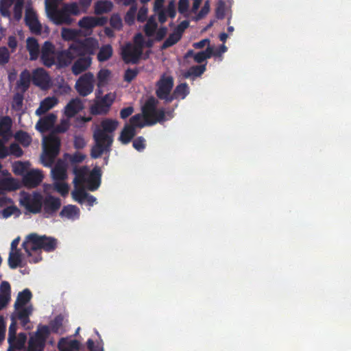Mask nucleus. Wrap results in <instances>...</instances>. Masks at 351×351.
<instances>
[{
  "mask_svg": "<svg viewBox=\"0 0 351 351\" xmlns=\"http://www.w3.org/2000/svg\"><path fill=\"white\" fill-rule=\"evenodd\" d=\"M58 241L53 237L32 233L27 236L22 246L27 256H32V252L39 250H43L47 252H53L56 249Z\"/></svg>",
  "mask_w": 351,
  "mask_h": 351,
  "instance_id": "f257e3e1",
  "label": "nucleus"
},
{
  "mask_svg": "<svg viewBox=\"0 0 351 351\" xmlns=\"http://www.w3.org/2000/svg\"><path fill=\"white\" fill-rule=\"evenodd\" d=\"M158 100L150 96L141 107L143 119L147 125H153L157 123H162L167 120L164 108H157Z\"/></svg>",
  "mask_w": 351,
  "mask_h": 351,
  "instance_id": "f03ea898",
  "label": "nucleus"
},
{
  "mask_svg": "<svg viewBox=\"0 0 351 351\" xmlns=\"http://www.w3.org/2000/svg\"><path fill=\"white\" fill-rule=\"evenodd\" d=\"M61 141L60 137L53 133H50L43 139V152L41 155V162L45 167H50L54 162L55 158L59 154Z\"/></svg>",
  "mask_w": 351,
  "mask_h": 351,
  "instance_id": "7ed1b4c3",
  "label": "nucleus"
},
{
  "mask_svg": "<svg viewBox=\"0 0 351 351\" xmlns=\"http://www.w3.org/2000/svg\"><path fill=\"white\" fill-rule=\"evenodd\" d=\"M93 138L95 144L90 151V156L92 158H98L101 156L103 153L110 152L113 142L112 135L104 134L103 132L100 130H95L93 134Z\"/></svg>",
  "mask_w": 351,
  "mask_h": 351,
  "instance_id": "20e7f679",
  "label": "nucleus"
},
{
  "mask_svg": "<svg viewBox=\"0 0 351 351\" xmlns=\"http://www.w3.org/2000/svg\"><path fill=\"white\" fill-rule=\"evenodd\" d=\"M174 85L172 76L162 75L156 83V95L157 99L163 101L164 104H168L172 102V89Z\"/></svg>",
  "mask_w": 351,
  "mask_h": 351,
  "instance_id": "39448f33",
  "label": "nucleus"
},
{
  "mask_svg": "<svg viewBox=\"0 0 351 351\" xmlns=\"http://www.w3.org/2000/svg\"><path fill=\"white\" fill-rule=\"evenodd\" d=\"M43 195L39 192L32 193H23L20 199V204L26 210L33 214L40 213L42 210Z\"/></svg>",
  "mask_w": 351,
  "mask_h": 351,
  "instance_id": "423d86ee",
  "label": "nucleus"
},
{
  "mask_svg": "<svg viewBox=\"0 0 351 351\" xmlns=\"http://www.w3.org/2000/svg\"><path fill=\"white\" fill-rule=\"evenodd\" d=\"M98 47V41L92 37L86 38L71 45V49H73L76 56L83 57L95 54Z\"/></svg>",
  "mask_w": 351,
  "mask_h": 351,
  "instance_id": "0eeeda50",
  "label": "nucleus"
},
{
  "mask_svg": "<svg viewBox=\"0 0 351 351\" xmlns=\"http://www.w3.org/2000/svg\"><path fill=\"white\" fill-rule=\"evenodd\" d=\"M94 86V75L91 72H87L79 77L75 87L80 95L86 97L93 91Z\"/></svg>",
  "mask_w": 351,
  "mask_h": 351,
  "instance_id": "6e6552de",
  "label": "nucleus"
},
{
  "mask_svg": "<svg viewBox=\"0 0 351 351\" xmlns=\"http://www.w3.org/2000/svg\"><path fill=\"white\" fill-rule=\"evenodd\" d=\"M33 311L34 308L32 304L19 308L14 307V311L10 317L14 318L16 321H19L22 327L25 330H29L31 327L28 324L30 323L29 317L33 313Z\"/></svg>",
  "mask_w": 351,
  "mask_h": 351,
  "instance_id": "1a4fd4ad",
  "label": "nucleus"
},
{
  "mask_svg": "<svg viewBox=\"0 0 351 351\" xmlns=\"http://www.w3.org/2000/svg\"><path fill=\"white\" fill-rule=\"evenodd\" d=\"M61 207V200L59 197L48 194L43 195L42 208L47 217L53 216Z\"/></svg>",
  "mask_w": 351,
  "mask_h": 351,
  "instance_id": "9d476101",
  "label": "nucleus"
},
{
  "mask_svg": "<svg viewBox=\"0 0 351 351\" xmlns=\"http://www.w3.org/2000/svg\"><path fill=\"white\" fill-rule=\"evenodd\" d=\"M142 54L143 51L134 47L131 43L126 44L121 50L122 59L126 64L138 63Z\"/></svg>",
  "mask_w": 351,
  "mask_h": 351,
  "instance_id": "9b49d317",
  "label": "nucleus"
},
{
  "mask_svg": "<svg viewBox=\"0 0 351 351\" xmlns=\"http://www.w3.org/2000/svg\"><path fill=\"white\" fill-rule=\"evenodd\" d=\"M32 81L35 86L43 90H47L51 84L49 75L43 68H38L33 71Z\"/></svg>",
  "mask_w": 351,
  "mask_h": 351,
  "instance_id": "f8f14e48",
  "label": "nucleus"
},
{
  "mask_svg": "<svg viewBox=\"0 0 351 351\" xmlns=\"http://www.w3.org/2000/svg\"><path fill=\"white\" fill-rule=\"evenodd\" d=\"M114 96L111 93L104 95L99 101H97L90 108L93 114H106L110 110L113 104Z\"/></svg>",
  "mask_w": 351,
  "mask_h": 351,
  "instance_id": "ddd939ff",
  "label": "nucleus"
},
{
  "mask_svg": "<svg viewBox=\"0 0 351 351\" xmlns=\"http://www.w3.org/2000/svg\"><path fill=\"white\" fill-rule=\"evenodd\" d=\"M55 46L50 41H45L40 49V60L47 67H51L55 64Z\"/></svg>",
  "mask_w": 351,
  "mask_h": 351,
  "instance_id": "4468645a",
  "label": "nucleus"
},
{
  "mask_svg": "<svg viewBox=\"0 0 351 351\" xmlns=\"http://www.w3.org/2000/svg\"><path fill=\"white\" fill-rule=\"evenodd\" d=\"M25 23L30 32L36 35L42 33V25L38 19L37 14L32 9H27L25 14Z\"/></svg>",
  "mask_w": 351,
  "mask_h": 351,
  "instance_id": "2eb2a0df",
  "label": "nucleus"
},
{
  "mask_svg": "<svg viewBox=\"0 0 351 351\" xmlns=\"http://www.w3.org/2000/svg\"><path fill=\"white\" fill-rule=\"evenodd\" d=\"M101 171L100 167L96 166L87 176L85 184L89 191H96L101 184Z\"/></svg>",
  "mask_w": 351,
  "mask_h": 351,
  "instance_id": "dca6fc26",
  "label": "nucleus"
},
{
  "mask_svg": "<svg viewBox=\"0 0 351 351\" xmlns=\"http://www.w3.org/2000/svg\"><path fill=\"white\" fill-rule=\"evenodd\" d=\"M43 176L38 170L27 172L23 177V183L27 188H35L42 182Z\"/></svg>",
  "mask_w": 351,
  "mask_h": 351,
  "instance_id": "f3484780",
  "label": "nucleus"
},
{
  "mask_svg": "<svg viewBox=\"0 0 351 351\" xmlns=\"http://www.w3.org/2000/svg\"><path fill=\"white\" fill-rule=\"evenodd\" d=\"M78 58L74 62L71 66V71L74 75H78L86 71L92 64L90 56H77Z\"/></svg>",
  "mask_w": 351,
  "mask_h": 351,
  "instance_id": "a211bd4d",
  "label": "nucleus"
},
{
  "mask_svg": "<svg viewBox=\"0 0 351 351\" xmlns=\"http://www.w3.org/2000/svg\"><path fill=\"white\" fill-rule=\"evenodd\" d=\"M48 18L57 25L63 24L71 25L73 22L72 18L71 16L67 14V12L63 6L61 9L56 10Z\"/></svg>",
  "mask_w": 351,
  "mask_h": 351,
  "instance_id": "6ab92c4d",
  "label": "nucleus"
},
{
  "mask_svg": "<svg viewBox=\"0 0 351 351\" xmlns=\"http://www.w3.org/2000/svg\"><path fill=\"white\" fill-rule=\"evenodd\" d=\"M56 118L52 113L47 114L38 120L36 124V129L42 133L50 130L53 127Z\"/></svg>",
  "mask_w": 351,
  "mask_h": 351,
  "instance_id": "aec40b11",
  "label": "nucleus"
},
{
  "mask_svg": "<svg viewBox=\"0 0 351 351\" xmlns=\"http://www.w3.org/2000/svg\"><path fill=\"white\" fill-rule=\"evenodd\" d=\"M52 178L56 181H64L67 178L66 165L64 161L59 160L51 169Z\"/></svg>",
  "mask_w": 351,
  "mask_h": 351,
  "instance_id": "412c9836",
  "label": "nucleus"
},
{
  "mask_svg": "<svg viewBox=\"0 0 351 351\" xmlns=\"http://www.w3.org/2000/svg\"><path fill=\"white\" fill-rule=\"evenodd\" d=\"M77 57L73 49H71V45L67 49L61 51L57 56V60L60 67H66L71 64L73 60Z\"/></svg>",
  "mask_w": 351,
  "mask_h": 351,
  "instance_id": "4be33fe9",
  "label": "nucleus"
},
{
  "mask_svg": "<svg viewBox=\"0 0 351 351\" xmlns=\"http://www.w3.org/2000/svg\"><path fill=\"white\" fill-rule=\"evenodd\" d=\"M60 351H78L80 348V342L78 340H69L67 338H61L58 343Z\"/></svg>",
  "mask_w": 351,
  "mask_h": 351,
  "instance_id": "5701e85b",
  "label": "nucleus"
},
{
  "mask_svg": "<svg viewBox=\"0 0 351 351\" xmlns=\"http://www.w3.org/2000/svg\"><path fill=\"white\" fill-rule=\"evenodd\" d=\"M26 47L30 60H37L40 51L38 40L34 37H28L26 40Z\"/></svg>",
  "mask_w": 351,
  "mask_h": 351,
  "instance_id": "b1692460",
  "label": "nucleus"
},
{
  "mask_svg": "<svg viewBox=\"0 0 351 351\" xmlns=\"http://www.w3.org/2000/svg\"><path fill=\"white\" fill-rule=\"evenodd\" d=\"M88 167L86 166H83L81 167H75L73 170V173L75 175V178L73 179V184L75 187L80 186L83 184H85L87 173H88Z\"/></svg>",
  "mask_w": 351,
  "mask_h": 351,
  "instance_id": "393cba45",
  "label": "nucleus"
},
{
  "mask_svg": "<svg viewBox=\"0 0 351 351\" xmlns=\"http://www.w3.org/2000/svg\"><path fill=\"white\" fill-rule=\"evenodd\" d=\"M58 104V99L54 97H47L40 104L39 107L36 110V114L41 116L51 109Z\"/></svg>",
  "mask_w": 351,
  "mask_h": 351,
  "instance_id": "a878e982",
  "label": "nucleus"
},
{
  "mask_svg": "<svg viewBox=\"0 0 351 351\" xmlns=\"http://www.w3.org/2000/svg\"><path fill=\"white\" fill-rule=\"evenodd\" d=\"M32 298V293L28 289L19 292L14 304V307L27 306Z\"/></svg>",
  "mask_w": 351,
  "mask_h": 351,
  "instance_id": "bb28decb",
  "label": "nucleus"
},
{
  "mask_svg": "<svg viewBox=\"0 0 351 351\" xmlns=\"http://www.w3.org/2000/svg\"><path fill=\"white\" fill-rule=\"evenodd\" d=\"M82 109V104L78 99H71L66 106L64 113L66 117H72Z\"/></svg>",
  "mask_w": 351,
  "mask_h": 351,
  "instance_id": "cd10ccee",
  "label": "nucleus"
},
{
  "mask_svg": "<svg viewBox=\"0 0 351 351\" xmlns=\"http://www.w3.org/2000/svg\"><path fill=\"white\" fill-rule=\"evenodd\" d=\"M136 135V130L132 125L125 124L121 132L119 140L123 145L128 144Z\"/></svg>",
  "mask_w": 351,
  "mask_h": 351,
  "instance_id": "c85d7f7f",
  "label": "nucleus"
},
{
  "mask_svg": "<svg viewBox=\"0 0 351 351\" xmlns=\"http://www.w3.org/2000/svg\"><path fill=\"white\" fill-rule=\"evenodd\" d=\"M31 80L32 77L29 71L27 69L23 70L20 74L16 87L20 88L23 93H25L30 86Z\"/></svg>",
  "mask_w": 351,
  "mask_h": 351,
  "instance_id": "c756f323",
  "label": "nucleus"
},
{
  "mask_svg": "<svg viewBox=\"0 0 351 351\" xmlns=\"http://www.w3.org/2000/svg\"><path fill=\"white\" fill-rule=\"evenodd\" d=\"M189 94V88L186 83L178 84L172 92V101L174 99H184Z\"/></svg>",
  "mask_w": 351,
  "mask_h": 351,
  "instance_id": "7c9ffc66",
  "label": "nucleus"
},
{
  "mask_svg": "<svg viewBox=\"0 0 351 351\" xmlns=\"http://www.w3.org/2000/svg\"><path fill=\"white\" fill-rule=\"evenodd\" d=\"M118 125L119 122L117 120L106 119L101 123L102 129H97V130H100L103 132L104 134H108L107 133H112L115 131Z\"/></svg>",
  "mask_w": 351,
  "mask_h": 351,
  "instance_id": "2f4dec72",
  "label": "nucleus"
},
{
  "mask_svg": "<svg viewBox=\"0 0 351 351\" xmlns=\"http://www.w3.org/2000/svg\"><path fill=\"white\" fill-rule=\"evenodd\" d=\"M50 334L49 328L46 325H39L34 336L31 337L43 341L46 343L47 339Z\"/></svg>",
  "mask_w": 351,
  "mask_h": 351,
  "instance_id": "473e14b6",
  "label": "nucleus"
},
{
  "mask_svg": "<svg viewBox=\"0 0 351 351\" xmlns=\"http://www.w3.org/2000/svg\"><path fill=\"white\" fill-rule=\"evenodd\" d=\"M95 332L99 339L96 340L95 343L92 339H88L86 341L87 349L88 351H104V341L99 332L97 330Z\"/></svg>",
  "mask_w": 351,
  "mask_h": 351,
  "instance_id": "72a5a7b5",
  "label": "nucleus"
},
{
  "mask_svg": "<svg viewBox=\"0 0 351 351\" xmlns=\"http://www.w3.org/2000/svg\"><path fill=\"white\" fill-rule=\"evenodd\" d=\"M113 53L112 47L110 45H103L97 53V60L99 62H103L109 60Z\"/></svg>",
  "mask_w": 351,
  "mask_h": 351,
  "instance_id": "f704fd0d",
  "label": "nucleus"
},
{
  "mask_svg": "<svg viewBox=\"0 0 351 351\" xmlns=\"http://www.w3.org/2000/svg\"><path fill=\"white\" fill-rule=\"evenodd\" d=\"M12 125V121L10 117H2L0 119V136H6L10 132Z\"/></svg>",
  "mask_w": 351,
  "mask_h": 351,
  "instance_id": "c9c22d12",
  "label": "nucleus"
},
{
  "mask_svg": "<svg viewBox=\"0 0 351 351\" xmlns=\"http://www.w3.org/2000/svg\"><path fill=\"white\" fill-rule=\"evenodd\" d=\"M113 7L112 3L109 1H97L95 5V12L97 14H102L109 12Z\"/></svg>",
  "mask_w": 351,
  "mask_h": 351,
  "instance_id": "e433bc0d",
  "label": "nucleus"
},
{
  "mask_svg": "<svg viewBox=\"0 0 351 351\" xmlns=\"http://www.w3.org/2000/svg\"><path fill=\"white\" fill-rule=\"evenodd\" d=\"M213 54V47L208 46L206 50L199 51L194 55V61L197 63H202L206 60L211 58Z\"/></svg>",
  "mask_w": 351,
  "mask_h": 351,
  "instance_id": "4c0bfd02",
  "label": "nucleus"
},
{
  "mask_svg": "<svg viewBox=\"0 0 351 351\" xmlns=\"http://www.w3.org/2000/svg\"><path fill=\"white\" fill-rule=\"evenodd\" d=\"M14 138L25 147H28L32 141L31 136L27 132L23 130L16 132Z\"/></svg>",
  "mask_w": 351,
  "mask_h": 351,
  "instance_id": "58836bf2",
  "label": "nucleus"
},
{
  "mask_svg": "<svg viewBox=\"0 0 351 351\" xmlns=\"http://www.w3.org/2000/svg\"><path fill=\"white\" fill-rule=\"evenodd\" d=\"M0 186L5 192L12 191L17 189V184L12 178H0Z\"/></svg>",
  "mask_w": 351,
  "mask_h": 351,
  "instance_id": "ea45409f",
  "label": "nucleus"
},
{
  "mask_svg": "<svg viewBox=\"0 0 351 351\" xmlns=\"http://www.w3.org/2000/svg\"><path fill=\"white\" fill-rule=\"evenodd\" d=\"M206 71V64L192 66L184 74L185 78H189L191 76L199 77Z\"/></svg>",
  "mask_w": 351,
  "mask_h": 351,
  "instance_id": "a19ab883",
  "label": "nucleus"
},
{
  "mask_svg": "<svg viewBox=\"0 0 351 351\" xmlns=\"http://www.w3.org/2000/svg\"><path fill=\"white\" fill-rule=\"evenodd\" d=\"M87 194L88 193L80 186L75 187L74 190L71 193L73 199L81 204L85 202V198L87 197Z\"/></svg>",
  "mask_w": 351,
  "mask_h": 351,
  "instance_id": "79ce46f5",
  "label": "nucleus"
},
{
  "mask_svg": "<svg viewBox=\"0 0 351 351\" xmlns=\"http://www.w3.org/2000/svg\"><path fill=\"white\" fill-rule=\"evenodd\" d=\"M79 213V209L76 206L68 205L63 207L60 213V216L62 217H67L69 219L74 217Z\"/></svg>",
  "mask_w": 351,
  "mask_h": 351,
  "instance_id": "37998d69",
  "label": "nucleus"
},
{
  "mask_svg": "<svg viewBox=\"0 0 351 351\" xmlns=\"http://www.w3.org/2000/svg\"><path fill=\"white\" fill-rule=\"evenodd\" d=\"M21 212L19 208L16 206H7L4 209L0 211V216L4 219H7L12 215L15 217H19Z\"/></svg>",
  "mask_w": 351,
  "mask_h": 351,
  "instance_id": "c03bdc74",
  "label": "nucleus"
},
{
  "mask_svg": "<svg viewBox=\"0 0 351 351\" xmlns=\"http://www.w3.org/2000/svg\"><path fill=\"white\" fill-rule=\"evenodd\" d=\"M21 263V257L19 251L10 252L8 257V265L11 269H16Z\"/></svg>",
  "mask_w": 351,
  "mask_h": 351,
  "instance_id": "a18cd8bd",
  "label": "nucleus"
},
{
  "mask_svg": "<svg viewBox=\"0 0 351 351\" xmlns=\"http://www.w3.org/2000/svg\"><path fill=\"white\" fill-rule=\"evenodd\" d=\"M181 38L182 37L179 36V34L173 32L168 36V38L162 43V45L160 47L161 50L166 49L176 45L181 39Z\"/></svg>",
  "mask_w": 351,
  "mask_h": 351,
  "instance_id": "49530a36",
  "label": "nucleus"
},
{
  "mask_svg": "<svg viewBox=\"0 0 351 351\" xmlns=\"http://www.w3.org/2000/svg\"><path fill=\"white\" fill-rule=\"evenodd\" d=\"M46 343L36 340L32 337L29 338L27 351H43Z\"/></svg>",
  "mask_w": 351,
  "mask_h": 351,
  "instance_id": "de8ad7c7",
  "label": "nucleus"
},
{
  "mask_svg": "<svg viewBox=\"0 0 351 351\" xmlns=\"http://www.w3.org/2000/svg\"><path fill=\"white\" fill-rule=\"evenodd\" d=\"M0 298L11 300V286L8 281H2L0 284Z\"/></svg>",
  "mask_w": 351,
  "mask_h": 351,
  "instance_id": "09e8293b",
  "label": "nucleus"
},
{
  "mask_svg": "<svg viewBox=\"0 0 351 351\" xmlns=\"http://www.w3.org/2000/svg\"><path fill=\"white\" fill-rule=\"evenodd\" d=\"M14 0H0V14L4 17H10V8L14 3Z\"/></svg>",
  "mask_w": 351,
  "mask_h": 351,
  "instance_id": "8fccbe9b",
  "label": "nucleus"
},
{
  "mask_svg": "<svg viewBox=\"0 0 351 351\" xmlns=\"http://www.w3.org/2000/svg\"><path fill=\"white\" fill-rule=\"evenodd\" d=\"M143 119V114L138 113L132 116L130 119V124L129 125H132L133 128L136 130V128H142L146 125V121L143 122L142 119Z\"/></svg>",
  "mask_w": 351,
  "mask_h": 351,
  "instance_id": "3c124183",
  "label": "nucleus"
},
{
  "mask_svg": "<svg viewBox=\"0 0 351 351\" xmlns=\"http://www.w3.org/2000/svg\"><path fill=\"white\" fill-rule=\"evenodd\" d=\"M137 9H138L137 5H133L132 6L130 7V8L126 12V14L124 16V20H125V23H127L129 25H132L134 23L135 15L136 14Z\"/></svg>",
  "mask_w": 351,
  "mask_h": 351,
  "instance_id": "603ef678",
  "label": "nucleus"
},
{
  "mask_svg": "<svg viewBox=\"0 0 351 351\" xmlns=\"http://www.w3.org/2000/svg\"><path fill=\"white\" fill-rule=\"evenodd\" d=\"M95 24L93 16H84L80 19L78 23L80 27L86 29L95 27Z\"/></svg>",
  "mask_w": 351,
  "mask_h": 351,
  "instance_id": "864d4df0",
  "label": "nucleus"
},
{
  "mask_svg": "<svg viewBox=\"0 0 351 351\" xmlns=\"http://www.w3.org/2000/svg\"><path fill=\"white\" fill-rule=\"evenodd\" d=\"M13 172L17 176H24L27 171V163L18 161L13 165Z\"/></svg>",
  "mask_w": 351,
  "mask_h": 351,
  "instance_id": "5fc2aeb1",
  "label": "nucleus"
},
{
  "mask_svg": "<svg viewBox=\"0 0 351 351\" xmlns=\"http://www.w3.org/2000/svg\"><path fill=\"white\" fill-rule=\"evenodd\" d=\"M157 27L158 25L156 22L154 20L149 19L144 27V32L146 36L149 37L152 36L156 32Z\"/></svg>",
  "mask_w": 351,
  "mask_h": 351,
  "instance_id": "6e6d98bb",
  "label": "nucleus"
},
{
  "mask_svg": "<svg viewBox=\"0 0 351 351\" xmlns=\"http://www.w3.org/2000/svg\"><path fill=\"white\" fill-rule=\"evenodd\" d=\"M54 189L62 196L65 197L69 193V186L63 181H56L54 183Z\"/></svg>",
  "mask_w": 351,
  "mask_h": 351,
  "instance_id": "4d7b16f0",
  "label": "nucleus"
},
{
  "mask_svg": "<svg viewBox=\"0 0 351 351\" xmlns=\"http://www.w3.org/2000/svg\"><path fill=\"white\" fill-rule=\"evenodd\" d=\"M22 91L21 93L17 92L14 95L12 108L16 110H19L22 108L24 96Z\"/></svg>",
  "mask_w": 351,
  "mask_h": 351,
  "instance_id": "13d9d810",
  "label": "nucleus"
},
{
  "mask_svg": "<svg viewBox=\"0 0 351 351\" xmlns=\"http://www.w3.org/2000/svg\"><path fill=\"white\" fill-rule=\"evenodd\" d=\"M139 73V70L138 68L134 69H128L125 70L123 80L125 82L128 83H130L133 80H134Z\"/></svg>",
  "mask_w": 351,
  "mask_h": 351,
  "instance_id": "bf43d9fd",
  "label": "nucleus"
},
{
  "mask_svg": "<svg viewBox=\"0 0 351 351\" xmlns=\"http://www.w3.org/2000/svg\"><path fill=\"white\" fill-rule=\"evenodd\" d=\"M58 9V0H45V10L48 17Z\"/></svg>",
  "mask_w": 351,
  "mask_h": 351,
  "instance_id": "052dcab7",
  "label": "nucleus"
},
{
  "mask_svg": "<svg viewBox=\"0 0 351 351\" xmlns=\"http://www.w3.org/2000/svg\"><path fill=\"white\" fill-rule=\"evenodd\" d=\"M62 6L66 11L69 16H71V14L77 15L80 14L79 7L76 2L64 3Z\"/></svg>",
  "mask_w": 351,
  "mask_h": 351,
  "instance_id": "680f3d73",
  "label": "nucleus"
},
{
  "mask_svg": "<svg viewBox=\"0 0 351 351\" xmlns=\"http://www.w3.org/2000/svg\"><path fill=\"white\" fill-rule=\"evenodd\" d=\"M8 153L9 155L19 158L23 154V151L19 144L13 143L10 144L8 148Z\"/></svg>",
  "mask_w": 351,
  "mask_h": 351,
  "instance_id": "e2e57ef3",
  "label": "nucleus"
},
{
  "mask_svg": "<svg viewBox=\"0 0 351 351\" xmlns=\"http://www.w3.org/2000/svg\"><path fill=\"white\" fill-rule=\"evenodd\" d=\"M11 324L9 326L8 330V340L11 341L12 340L16 339V330H17V321L10 317Z\"/></svg>",
  "mask_w": 351,
  "mask_h": 351,
  "instance_id": "0e129e2a",
  "label": "nucleus"
},
{
  "mask_svg": "<svg viewBox=\"0 0 351 351\" xmlns=\"http://www.w3.org/2000/svg\"><path fill=\"white\" fill-rule=\"evenodd\" d=\"M63 317L61 315H57L50 323L52 332H58L62 326Z\"/></svg>",
  "mask_w": 351,
  "mask_h": 351,
  "instance_id": "69168bd1",
  "label": "nucleus"
},
{
  "mask_svg": "<svg viewBox=\"0 0 351 351\" xmlns=\"http://www.w3.org/2000/svg\"><path fill=\"white\" fill-rule=\"evenodd\" d=\"M110 26L117 30H120L123 27L122 20L119 14H113L110 19Z\"/></svg>",
  "mask_w": 351,
  "mask_h": 351,
  "instance_id": "338daca9",
  "label": "nucleus"
},
{
  "mask_svg": "<svg viewBox=\"0 0 351 351\" xmlns=\"http://www.w3.org/2000/svg\"><path fill=\"white\" fill-rule=\"evenodd\" d=\"M10 53L6 47H0V65L7 64L10 60Z\"/></svg>",
  "mask_w": 351,
  "mask_h": 351,
  "instance_id": "774afa93",
  "label": "nucleus"
}]
</instances>
